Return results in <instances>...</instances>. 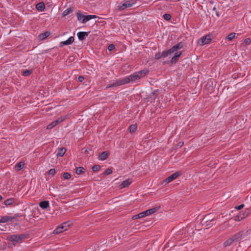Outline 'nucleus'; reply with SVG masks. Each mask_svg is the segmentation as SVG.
<instances>
[{
	"mask_svg": "<svg viewBox=\"0 0 251 251\" xmlns=\"http://www.w3.org/2000/svg\"><path fill=\"white\" fill-rule=\"evenodd\" d=\"M149 73L147 70H142L140 71L136 72L133 74L126 76L128 83L131 82H135L140 80L141 78L145 76Z\"/></svg>",
	"mask_w": 251,
	"mask_h": 251,
	"instance_id": "nucleus-1",
	"label": "nucleus"
},
{
	"mask_svg": "<svg viewBox=\"0 0 251 251\" xmlns=\"http://www.w3.org/2000/svg\"><path fill=\"white\" fill-rule=\"evenodd\" d=\"M136 3V0H128L119 4L117 6V9L119 11L124 10L126 8L134 6Z\"/></svg>",
	"mask_w": 251,
	"mask_h": 251,
	"instance_id": "nucleus-2",
	"label": "nucleus"
},
{
	"mask_svg": "<svg viewBox=\"0 0 251 251\" xmlns=\"http://www.w3.org/2000/svg\"><path fill=\"white\" fill-rule=\"evenodd\" d=\"M248 236V231H240L236 234L234 235L233 236L234 237V240L235 242V244L239 243L242 241L244 240H246V238Z\"/></svg>",
	"mask_w": 251,
	"mask_h": 251,
	"instance_id": "nucleus-3",
	"label": "nucleus"
},
{
	"mask_svg": "<svg viewBox=\"0 0 251 251\" xmlns=\"http://www.w3.org/2000/svg\"><path fill=\"white\" fill-rule=\"evenodd\" d=\"M67 116L66 115L61 116L60 117L58 118L56 120H55V121L52 122L51 123H50L47 126V128L48 129H52L53 127L56 126L57 124H58L59 123H60L63 122L64 120H65L67 118Z\"/></svg>",
	"mask_w": 251,
	"mask_h": 251,
	"instance_id": "nucleus-4",
	"label": "nucleus"
},
{
	"mask_svg": "<svg viewBox=\"0 0 251 251\" xmlns=\"http://www.w3.org/2000/svg\"><path fill=\"white\" fill-rule=\"evenodd\" d=\"M181 174V172H176L175 173L173 174L168 177H167L164 181L163 183L166 184L169 183V182L172 181L174 179H176L178 176H180Z\"/></svg>",
	"mask_w": 251,
	"mask_h": 251,
	"instance_id": "nucleus-5",
	"label": "nucleus"
},
{
	"mask_svg": "<svg viewBox=\"0 0 251 251\" xmlns=\"http://www.w3.org/2000/svg\"><path fill=\"white\" fill-rule=\"evenodd\" d=\"M24 238L23 235L14 234L7 236V239L12 242H19Z\"/></svg>",
	"mask_w": 251,
	"mask_h": 251,
	"instance_id": "nucleus-6",
	"label": "nucleus"
},
{
	"mask_svg": "<svg viewBox=\"0 0 251 251\" xmlns=\"http://www.w3.org/2000/svg\"><path fill=\"white\" fill-rule=\"evenodd\" d=\"M211 39L209 35H206L201 38L199 44L201 45H204L210 43Z\"/></svg>",
	"mask_w": 251,
	"mask_h": 251,
	"instance_id": "nucleus-7",
	"label": "nucleus"
},
{
	"mask_svg": "<svg viewBox=\"0 0 251 251\" xmlns=\"http://www.w3.org/2000/svg\"><path fill=\"white\" fill-rule=\"evenodd\" d=\"M74 37L71 36L67 40L61 42L59 44V47H62L64 46L71 45L74 42Z\"/></svg>",
	"mask_w": 251,
	"mask_h": 251,
	"instance_id": "nucleus-8",
	"label": "nucleus"
},
{
	"mask_svg": "<svg viewBox=\"0 0 251 251\" xmlns=\"http://www.w3.org/2000/svg\"><path fill=\"white\" fill-rule=\"evenodd\" d=\"M127 83L128 82L126 76L124 78H122L120 79L117 80L116 81L114 82L113 83V86H118Z\"/></svg>",
	"mask_w": 251,
	"mask_h": 251,
	"instance_id": "nucleus-9",
	"label": "nucleus"
},
{
	"mask_svg": "<svg viewBox=\"0 0 251 251\" xmlns=\"http://www.w3.org/2000/svg\"><path fill=\"white\" fill-rule=\"evenodd\" d=\"M15 218V217L11 216L9 215L3 216L0 219V223H5L9 221H12Z\"/></svg>",
	"mask_w": 251,
	"mask_h": 251,
	"instance_id": "nucleus-10",
	"label": "nucleus"
},
{
	"mask_svg": "<svg viewBox=\"0 0 251 251\" xmlns=\"http://www.w3.org/2000/svg\"><path fill=\"white\" fill-rule=\"evenodd\" d=\"M181 53V51L176 52L175 55L171 59V63L172 64L176 63L178 60Z\"/></svg>",
	"mask_w": 251,
	"mask_h": 251,
	"instance_id": "nucleus-11",
	"label": "nucleus"
},
{
	"mask_svg": "<svg viewBox=\"0 0 251 251\" xmlns=\"http://www.w3.org/2000/svg\"><path fill=\"white\" fill-rule=\"evenodd\" d=\"M233 244H236L234 240V237L232 236L231 237L228 238L227 239L224 243V247H227L231 246Z\"/></svg>",
	"mask_w": 251,
	"mask_h": 251,
	"instance_id": "nucleus-12",
	"label": "nucleus"
},
{
	"mask_svg": "<svg viewBox=\"0 0 251 251\" xmlns=\"http://www.w3.org/2000/svg\"><path fill=\"white\" fill-rule=\"evenodd\" d=\"M246 215L244 212H240L236 216L234 217V220L235 221H240L246 217Z\"/></svg>",
	"mask_w": 251,
	"mask_h": 251,
	"instance_id": "nucleus-13",
	"label": "nucleus"
},
{
	"mask_svg": "<svg viewBox=\"0 0 251 251\" xmlns=\"http://www.w3.org/2000/svg\"><path fill=\"white\" fill-rule=\"evenodd\" d=\"M88 35V34L86 32H83V31H80L78 32L77 33V36L78 37V39L80 41H82L84 39L85 37L86 36H87Z\"/></svg>",
	"mask_w": 251,
	"mask_h": 251,
	"instance_id": "nucleus-14",
	"label": "nucleus"
},
{
	"mask_svg": "<svg viewBox=\"0 0 251 251\" xmlns=\"http://www.w3.org/2000/svg\"><path fill=\"white\" fill-rule=\"evenodd\" d=\"M183 47V46L181 43H178L176 45H174L172 48H171V50L173 53L176 51L177 50L180 49Z\"/></svg>",
	"mask_w": 251,
	"mask_h": 251,
	"instance_id": "nucleus-15",
	"label": "nucleus"
},
{
	"mask_svg": "<svg viewBox=\"0 0 251 251\" xmlns=\"http://www.w3.org/2000/svg\"><path fill=\"white\" fill-rule=\"evenodd\" d=\"M131 183V181L129 179H126L120 185V189H123L128 186Z\"/></svg>",
	"mask_w": 251,
	"mask_h": 251,
	"instance_id": "nucleus-16",
	"label": "nucleus"
},
{
	"mask_svg": "<svg viewBox=\"0 0 251 251\" xmlns=\"http://www.w3.org/2000/svg\"><path fill=\"white\" fill-rule=\"evenodd\" d=\"M109 155L108 151L102 152L99 156V159L101 161L104 160Z\"/></svg>",
	"mask_w": 251,
	"mask_h": 251,
	"instance_id": "nucleus-17",
	"label": "nucleus"
},
{
	"mask_svg": "<svg viewBox=\"0 0 251 251\" xmlns=\"http://www.w3.org/2000/svg\"><path fill=\"white\" fill-rule=\"evenodd\" d=\"M36 8L39 11H41V12L43 11L45 8V4H44V2H40L36 4Z\"/></svg>",
	"mask_w": 251,
	"mask_h": 251,
	"instance_id": "nucleus-18",
	"label": "nucleus"
},
{
	"mask_svg": "<svg viewBox=\"0 0 251 251\" xmlns=\"http://www.w3.org/2000/svg\"><path fill=\"white\" fill-rule=\"evenodd\" d=\"M39 205L42 208L46 209L49 207L50 204L48 201H41Z\"/></svg>",
	"mask_w": 251,
	"mask_h": 251,
	"instance_id": "nucleus-19",
	"label": "nucleus"
},
{
	"mask_svg": "<svg viewBox=\"0 0 251 251\" xmlns=\"http://www.w3.org/2000/svg\"><path fill=\"white\" fill-rule=\"evenodd\" d=\"M66 150L64 148L59 149L56 155L57 156H62L65 154Z\"/></svg>",
	"mask_w": 251,
	"mask_h": 251,
	"instance_id": "nucleus-20",
	"label": "nucleus"
},
{
	"mask_svg": "<svg viewBox=\"0 0 251 251\" xmlns=\"http://www.w3.org/2000/svg\"><path fill=\"white\" fill-rule=\"evenodd\" d=\"M50 34V33L49 31H46L44 33L40 34L39 35V38L41 40H44L47 38L48 36H49Z\"/></svg>",
	"mask_w": 251,
	"mask_h": 251,
	"instance_id": "nucleus-21",
	"label": "nucleus"
},
{
	"mask_svg": "<svg viewBox=\"0 0 251 251\" xmlns=\"http://www.w3.org/2000/svg\"><path fill=\"white\" fill-rule=\"evenodd\" d=\"M171 53H173V52L172 51L171 49L168 50L164 51L161 53V56L163 58H165L167 57L168 55L171 54Z\"/></svg>",
	"mask_w": 251,
	"mask_h": 251,
	"instance_id": "nucleus-22",
	"label": "nucleus"
},
{
	"mask_svg": "<svg viewBox=\"0 0 251 251\" xmlns=\"http://www.w3.org/2000/svg\"><path fill=\"white\" fill-rule=\"evenodd\" d=\"M25 163L23 162H20L15 165V168L17 171H20L24 167Z\"/></svg>",
	"mask_w": 251,
	"mask_h": 251,
	"instance_id": "nucleus-23",
	"label": "nucleus"
},
{
	"mask_svg": "<svg viewBox=\"0 0 251 251\" xmlns=\"http://www.w3.org/2000/svg\"><path fill=\"white\" fill-rule=\"evenodd\" d=\"M137 126L136 124L131 125L129 126L128 130L130 133L134 132L137 129Z\"/></svg>",
	"mask_w": 251,
	"mask_h": 251,
	"instance_id": "nucleus-24",
	"label": "nucleus"
},
{
	"mask_svg": "<svg viewBox=\"0 0 251 251\" xmlns=\"http://www.w3.org/2000/svg\"><path fill=\"white\" fill-rule=\"evenodd\" d=\"M145 217V216L144 215V212H141V213H139L138 214L134 215L132 217V219L135 220V219H137L142 218H143V217Z\"/></svg>",
	"mask_w": 251,
	"mask_h": 251,
	"instance_id": "nucleus-25",
	"label": "nucleus"
},
{
	"mask_svg": "<svg viewBox=\"0 0 251 251\" xmlns=\"http://www.w3.org/2000/svg\"><path fill=\"white\" fill-rule=\"evenodd\" d=\"M236 36V33L234 32H232L228 34L227 37H226V39L228 41H231L232 39H233Z\"/></svg>",
	"mask_w": 251,
	"mask_h": 251,
	"instance_id": "nucleus-26",
	"label": "nucleus"
},
{
	"mask_svg": "<svg viewBox=\"0 0 251 251\" xmlns=\"http://www.w3.org/2000/svg\"><path fill=\"white\" fill-rule=\"evenodd\" d=\"M77 16L78 20L81 21L83 23H86L85 18H84L85 17V15L79 14H77Z\"/></svg>",
	"mask_w": 251,
	"mask_h": 251,
	"instance_id": "nucleus-27",
	"label": "nucleus"
},
{
	"mask_svg": "<svg viewBox=\"0 0 251 251\" xmlns=\"http://www.w3.org/2000/svg\"><path fill=\"white\" fill-rule=\"evenodd\" d=\"M85 169L83 167H79L76 169L75 172L77 175H80L84 172Z\"/></svg>",
	"mask_w": 251,
	"mask_h": 251,
	"instance_id": "nucleus-28",
	"label": "nucleus"
},
{
	"mask_svg": "<svg viewBox=\"0 0 251 251\" xmlns=\"http://www.w3.org/2000/svg\"><path fill=\"white\" fill-rule=\"evenodd\" d=\"M96 17H97V16L96 15H85V17L84 18H85V21H86V22H87V21H89L92 19H95Z\"/></svg>",
	"mask_w": 251,
	"mask_h": 251,
	"instance_id": "nucleus-29",
	"label": "nucleus"
},
{
	"mask_svg": "<svg viewBox=\"0 0 251 251\" xmlns=\"http://www.w3.org/2000/svg\"><path fill=\"white\" fill-rule=\"evenodd\" d=\"M32 73V70H25L23 72L22 75L24 76H28L30 75Z\"/></svg>",
	"mask_w": 251,
	"mask_h": 251,
	"instance_id": "nucleus-30",
	"label": "nucleus"
},
{
	"mask_svg": "<svg viewBox=\"0 0 251 251\" xmlns=\"http://www.w3.org/2000/svg\"><path fill=\"white\" fill-rule=\"evenodd\" d=\"M71 12H72V9L71 8H68L66 9L65 10H64V11L63 12V15L64 17L66 16L67 15H68Z\"/></svg>",
	"mask_w": 251,
	"mask_h": 251,
	"instance_id": "nucleus-31",
	"label": "nucleus"
},
{
	"mask_svg": "<svg viewBox=\"0 0 251 251\" xmlns=\"http://www.w3.org/2000/svg\"><path fill=\"white\" fill-rule=\"evenodd\" d=\"M13 201H14L12 199H7L6 201H5L4 204L6 205H10L13 202Z\"/></svg>",
	"mask_w": 251,
	"mask_h": 251,
	"instance_id": "nucleus-32",
	"label": "nucleus"
},
{
	"mask_svg": "<svg viewBox=\"0 0 251 251\" xmlns=\"http://www.w3.org/2000/svg\"><path fill=\"white\" fill-rule=\"evenodd\" d=\"M68 222H65V223H63L62 224H61V225H60L59 226H58V227L60 228L61 229L63 230V231H65V230H66V228L64 227V225L65 226V225H68Z\"/></svg>",
	"mask_w": 251,
	"mask_h": 251,
	"instance_id": "nucleus-33",
	"label": "nucleus"
},
{
	"mask_svg": "<svg viewBox=\"0 0 251 251\" xmlns=\"http://www.w3.org/2000/svg\"><path fill=\"white\" fill-rule=\"evenodd\" d=\"M100 165H94L93 167H92V170L94 172H98V171L100 170Z\"/></svg>",
	"mask_w": 251,
	"mask_h": 251,
	"instance_id": "nucleus-34",
	"label": "nucleus"
},
{
	"mask_svg": "<svg viewBox=\"0 0 251 251\" xmlns=\"http://www.w3.org/2000/svg\"><path fill=\"white\" fill-rule=\"evenodd\" d=\"M63 176L64 179H68L71 177V176L69 173L66 172L63 174Z\"/></svg>",
	"mask_w": 251,
	"mask_h": 251,
	"instance_id": "nucleus-35",
	"label": "nucleus"
},
{
	"mask_svg": "<svg viewBox=\"0 0 251 251\" xmlns=\"http://www.w3.org/2000/svg\"><path fill=\"white\" fill-rule=\"evenodd\" d=\"M163 18L165 20L169 21L171 18V16L169 14H165L163 15Z\"/></svg>",
	"mask_w": 251,
	"mask_h": 251,
	"instance_id": "nucleus-36",
	"label": "nucleus"
},
{
	"mask_svg": "<svg viewBox=\"0 0 251 251\" xmlns=\"http://www.w3.org/2000/svg\"><path fill=\"white\" fill-rule=\"evenodd\" d=\"M112 173V169H111L110 168H108V169L105 170V172L104 173V174L105 175H108L111 174Z\"/></svg>",
	"mask_w": 251,
	"mask_h": 251,
	"instance_id": "nucleus-37",
	"label": "nucleus"
},
{
	"mask_svg": "<svg viewBox=\"0 0 251 251\" xmlns=\"http://www.w3.org/2000/svg\"><path fill=\"white\" fill-rule=\"evenodd\" d=\"M63 232V230L58 227L53 231V233L59 234Z\"/></svg>",
	"mask_w": 251,
	"mask_h": 251,
	"instance_id": "nucleus-38",
	"label": "nucleus"
},
{
	"mask_svg": "<svg viewBox=\"0 0 251 251\" xmlns=\"http://www.w3.org/2000/svg\"><path fill=\"white\" fill-rule=\"evenodd\" d=\"M63 232V230L58 227L53 231V233L59 234Z\"/></svg>",
	"mask_w": 251,
	"mask_h": 251,
	"instance_id": "nucleus-39",
	"label": "nucleus"
},
{
	"mask_svg": "<svg viewBox=\"0 0 251 251\" xmlns=\"http://www.w3.org/2000/svg\"><path fill=\"white\" fill-rule=\"evenodd\" d=\"M55 174V170L54 169H51L49 171V174L50 175L53 176Z\"/></svg>",
	"mask_w": 251,
	"mask_h": 251,
	"instance_id": "nucleus-40",
	"label": "nucleus"
},
{
	"mask_svg": "<svg viewBox=\"0 0 251 251\" xmlns=\"http://www.w3.org/2000/svg\"><path fill=\"white\" fill-rule=\"evenodd\" d=\"M157 210L156 208H153L148 210L149 212L151 214L155 213Z\"/></svg>",
	"mask_w": 251,
	"mask_h": 251,
	"instance_id": "nucleus-41",
	"label": "nucleus"
},
{
	"mask_svg": "<svg viewBox=\"0 0 251 251\" xmlns=\"http://www.w3.org/2000/svg\"><path fill=\"white\" fill-rule=\"evenodd\" d=\"M114 49H115V45L112 44L109 45L108 47V50L109 51H111V50H113Z\"/></svg>",
	"mask_w": 251,
	"mask_h": 251,
	"instance_id": "nucleus-42",
	"label": "nucleus"
},
{
	"mask_svg": "<svg viewBox=\"0 0 251 251\" xmlns=\"http://www.w3.org/2000/svg\"><path fill=\"white\" fill-rule=\"evenodd\" d=\"M161 53H156L155 56H154V58L155 59H159L161 58H162V56H161Z\"/></svg>",
	"mask_w": 251,
	"mask_h": 251,
	"instance_id": "nucleus-43",
	"label": "nucleus"
},
{
	"mask_svg": "<svg viewBox=\"0 0 251 251\" xmlns=\"http://www.w3.org/2000/svg\"><path fill=\"white\" fill-rule=\"evenodd\" d=\"M244 207V205L243 204H242L240 205L235 206V209H236L237 210H240V209H242Z\"/></svg>",
	"mask_w": 251,
	"mask_h": 251,
	"instance_id": "nucleus-44",
	"label": "nucleus"
},
{
	"mask_svg": "<svg viewBox=\"0 0 251 251\" xmlns=\"http://www.w3.org/2000/svg\"><path fill=\"white\" fill-rule=\"evenodd\" d=\"M84 79V78L83 76H79L78 77V80L80 82H82Z\"/></svg>",
	"mask_w": 251,
	"mask_h": 251,
	"instance_id": "nucleus-45",
	"label": "nucleus"
},
{
	"mask_svg": "<svg viewBox=\"0 0 251 251\" xmlns=\"http://www.w3.org/2000/svg\"><path fill=\"white\" fill-rule=\"evenodd\" d=\"M143 212L145 217L151 215V214L149 212L148 210H146Z\"/></svg>",
	"mask_w": 251,
	"mask_h": 251,
	"instance_id": "nucleus-46",
	"label": "nucleus"
},
{
	"mask_svg": "<svg viewBox=\"0 0 251 251\" xmlns=\"http://www.w3.org/2000/svg\"><path fill=\"white\" fill-rule=\"evenodd\" d=\"M68 222V225H65V226L64 225V227L66 228V230L68 229V227H69V226L70 225V222Z\"/></svg>",
	"mask_w": 251,
	"mask_h": 251,
	"instance_id": "nucleus-47",
	"label": "nucleus"
},
{
	"mask_svg": "<svg viewBox=\"0 0 251 251\" xmlns=\"http://www.w3.org/2000/svg\"><path fill=\"white\" fill-rule=\"evenodd\" d=\"M115 87V86H113V83L108 85L106 86V88H110V87Z\"/></svg>",
	"mask_w": 251,
	"mask_h": 251,
	"instance_id": "nucleus-48",
	"label": "nucleus"
},
{
	"mask_svg": "<svg viewBox=\"0 0 251 251\" xmlns=\"http://www.w3.org/2000/svg\"><path fill=\"white\" fill-rule=\"evenodd\" d=\"M245 42L247 43H250V39L248 38V39H246L245 40Z\"/></svg>",
	"mask_w": 251,
	"mask_h": 251,
	"instance_id": "nucleus-49",
	"label": "nucleus"
},
{
	"mask_svg": "<svg viewBox=\"0 0 251 251\" xmlns=\"http://www.w3.org/2000/svg\"><path fill=\"white\" fill-rule=\"evenodd\" d=\"M2 197L1 195H0V201H1L2 200Z\"/></svg>",
	"mask_w": 251,
	"mask_h": 251,
	"instance_id": "nucleus-50",
	"label": "nucleus"
},
{
	"mask_svg": "<svg viewBox=\"0 0 251 251\" xmlns=\"http://www.w3.org/2000/svg\"><path fill=\"white\" fill-rule=\"evenodd\" d=\"M216 15H217V16H219V14H218V13H216Z\"/></svg>",
	"mask_w": 251,
	"mask_h": 251,
	"instance_id": "nucleus-51",
	"label": "nucleus"
}]
</instances>
